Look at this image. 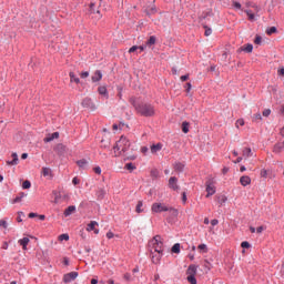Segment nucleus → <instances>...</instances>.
Returning <instances> with one entry per match:
<instances>
[{
  "label": "nucleus",
  "instance_id": "nucleus-55",
  "mask_svg": "<svg viewBox=\"0 0 284 284\" xmlns=\"http://www.w3.org/2000/svg\"><path fill=\"white\" fill-rule=\"evenodd\" d=\"M239 125H245V120L239 119V120L236 121V128H239Z\"/></svg>",
  "mask_w": 284,
  "mask_h": 284
},
{
  "label": "nucleus",
  "instance_id": "nucleus-51",
  "mask_svg": "<svg viewBox=\"0 0 284 284\" xmlns=\"http://www.w3.org/2000/svg\"><path fill=\"white\" fill-rule=\"evenodd\" d=\"M0 227L8 230V222H6V220H0Z\"/></svg>",
  "mask_w": 284,
  "mask_h": 284
},
{
  "label": "nucleus",
  "instance_id": "nucleus-29",
  "mask_svg": "<svg viewBox=\"0 0 284 284\" xmlns=\"http://www.w3.org/2000/svg\"><path fill=\"white\" fill-rule=\"evenodd\" d=\"M77 165L81 169V170H85V165H88V160L85 159H81L77 161Z\"/></svg>",
  "mask_w": 284,
  "mask_h": 284
},
{
  "label": "nucleus",
  "instance_id": "nucleus-17",
  "mask_svg": "<svg viewBox=\"0 0 284 284\" xmlns=\"http://www.w3.org/2000/svg\"><path fill=\"white\" fill-rule=\"evenodd\" d=\"M12 160L7 161V165H18L19 164V155L17 153L11 154Z\"/></svg>",
  "mask_w": 284,
  "mask_h": 284
},
{
  "label": "nucleus",
  "instance_id": "nucleus-35",
  "mask_svg": "<svg viewBox=\"0 0 284 284\" xmlns=\"http://www.w3.org/2000/svg\"><path fill=\"white\" fill-rule=\"evenodd\" d=\"M42 175L43 176H52V169H50V168H42Z\"/></svg>",
  "mask_w": 284,
  "mask_h": 284
},
{
  "label": "nucleus",
  "instance_id": "nucleus-13",
  "mask_svg": "<svg viewBox=\"0 0 284 284\" xmlns=\"http://www.w3.org/2000/svg\"><path fill=\"white\" fill-rule=\"evenodd\" d=\"M254 50V45L252 43H247L246 45L244 47H241L239 49V52H246L247 54L252 53Z\"/></svg>",
  "mask_w": 284,
  "mask_h": 284
},
{
  "label": "nucleus",
  "instance_id": "nucleus-28",
  "mask_svg": "<svg viewBox=\"0 0 284 284\" xmlns=\"http://www.w3.org/2000/svg\"><path fill=\"white\" fill-rule=\"evenodd\" d=\"M213 16H214V12H212V10H210V11L203 12V13L199 17V19H200V21H203L204 19H207V17H213Z\"/></svg>",
  "mask_w": 284,
  "mask_h": 284
},
{
  "label": "nucleus",
  "instance_id": "nucleus-12",
  "mask_svg": "<svg viewBox=\"0 0 284 284\" xmlns=\"http://www.w3.org/2000/svg\"><path fill=\"white\" fill-rule=\"evenodd\" d=\"M89 13L90 14H99L98 19H101V11H99V9H97V4L94 2L90 3Z\"/></svg>",
  "mask_w": 284,
  "mask_h": 284
},
{
  "label": "nucleus",
  "instance_id": "nucleus-22",
  "mask_svg": "<svg viewBox=\"0 0 284 284\" xmlns=\"http://www.w3.org/2000/svg\"><path fill=\"white\" fill-rule=\"evenodd\" d=\"M273 152L275 154H281L283 152V143L277 142L276 144H274Z\"/></svg>",
  "mask_w": 284,
  "mask_h": 284
},
{
  "label": "nucleus",
  "instance_id": "nucleus-18",
  "mask_svg": "<svg viewBox=\"0 0 284 284\" xmlns=\"http://www.w3.org/2000/svg\"><path fill=\"white\" fill-rule=\"evenodd\" d=\"M53 139H59V132H53L44 138V143H50Z\"/></svg>",
  "mask_w": 284,
  "mask_h": 284
},
{
  "label": "nucleus",
  "instance_id": "nucleus-47",
  "mask_svg": "<svg viewBox=\"0 0 284 284\" xmlns=\"http://www.w3.org/2000/svg\"><path fill=\"white\" fill-rule=\"evenodd\" d=\"M197 250H200L201 252H203L204 254H207V245L205 244H200L197 246Z\"/></svg>",
  "mask_w": 284,
  "mask_h": 284
},
{
  "label": "nucleus",
  "instance_id": "nucleus-20",
  "mask_svg": "<svg viewBox=\"0 0 284 284\" xmlns=\"http://www.w3.org/2000/svg\"><path fill=\"white\" fill-rule=\"evenodd\" d=\"M97 226H99V222H97V221H91V222L87 225V232H94V230L97 229Z\"/></svg>",
  "mask_w": 284,
  "mask_h": 284
},
{
  "label": "nucleus",
  "instance_id": "nucleus-64",
  "mask_svg": "<svg viewBox=\"0 0 284 284\" xmlns=\"http://www.w3.org/2000/svg\"><path fill=\"white\" fill-rule=\"evenodd\" d=\"M131 277H132V276L130 275V273H125L124 276H123V278H124L125 281H130Z\"/></svg>",
  "mask_w": 284,
  "mask_h": 284
},
{
  "label": "nucleus",
  "instance_id": "nucleus-16",
  "mask_svg": "<svg viewBox=\"0 0 284 284\" xmlns=\"http://www.w3.org/2000/svg\"><path fill=\"white\" fill-rule=\"evenodd\" d=\"M163 256V253H158V254H151V261L154 263V265H159L161 263V257Z\"/></svg>",
  "mask_w": 284,
  "mask_h": 284
},
{
  "label": "nucleus",
  "instance_id": "nucleus-57",
  "mask_svg": "<svg viewBox=\"0 0 284 284\" xmlns=\"http://www.w3.org/2000/svg\"><path fill=\"white\" fill-rule=\"evenodd\" d=\"M261 176H262L263 179H267V170L263 169V170L261 171Z\"/></svg>",
  "mask_w": 284,
  "mask_h": 284
},
{
  "label": "nucleus",
  "instance_id": "nucleus-62",
  "mask_svg": "<svg viewBox=\"0 0 284 284\" xmlns=\"http://www.w3.org/2000/svg\"><path fill=\"white\" fill-rule=\"evenodd\" d=\"M72 183H73V185H79V183H81V181L79 180V178H73Z\"/></svg>",
  "mask_w": 284,
  "mask_h": 284
},
{
  "label": "nucleus",
  "instance_id": "nucleus-38",
  "mask_svg": "<svg viewBox=\"0 0 284 284\" xmlns=\"http://www.w3.org/2000/svg\"><path fill=\"white\" fill-rule=\"evenodd\" d=\"M156 43V37L151 36L148 41H146V45L150 48L152 45H154Z\"/></svg>",
  "mask_w": 284,
  "mask_h": 284
},
{
  "label": "nucleus",
  "instance_id": "nucleus-52",
  "mask_svg": "<svg viewBox=\"0 0 284 284\" xmlns=\"http://www.w3.org/2000/svg\"><path fill=\"white\" fill-rule=\"evenodd\" d=\"M263 116H270L272 114V110L270 109H265L263 112H262Z\"/></svg>",
  "mask_w": 284,
  "mask_h": 284
},
{
  "label": "nucleus",
  "instance_id": "nucleus-26",
  "mask_svg": "<svg viewBox=\"0 0 284 284\" xmlns=\"http://www.w3.org/2000/svg\"><path fill=\"white\" fill-rule=\"evenodd\" d=\"M183 170H185V164L181 163V162H176L174 164V171L175 172H183Z\"/></svg>",
  "mask_w": 284,
  "mask_h": 284
},
{
  "label": "nucleus",
  "instance_id": "nucleus-21",
  "mask_svg": "<svg viewBox=\"0 0 284 284\" xmlns=\"http://www.w3.org/2000/svg\"><path fill=\"white\" fill-rule=\"evenodd\" d=\"M98 92L101 97H104V99H109V94H108V88L105 87H99L98 88Z\"/></svg>",
  "mask_w": 284,
  "mask_h": 284
},
{
  "label": "nucleus",
  "instance_id": "nucleus-15",
  "mask_svg": "<svg viewBox=\"0 0 284 284\" xmlns=\"http://www.w3.org/2000/svg\"><path fill=\"white\" fill-rule=\"evenodd\" d=\"M77 212V206L70 205L64 210V216H72Z\"/></svg>",
  "mask_w": 284,
  "mask_h": 284
},
{
  "label": "nucleus",
  "instance_id": "nucleus-61",
  "mask_svg": "<svg viewBox=\"0 0 284 284\" xmlns=\"http://www.w3.org/2000/svg\"><path fill=\"white\" fill-rule=\"evenodd\" d=\"M93 172H94L95 174H101V166H95V168L93 169Z\"/></svg>",
  "mask_w": 284,
  "mask_h": 284
},
{
  "label": "nucleus",
  "instance_id": "nucleus-44",
  "mask_svg": "<svg viewBox=\"0 0 284 284\" xmlns=\"http://www.w3.org/2000/svg\"><path fill=\"white\" fill-rule=\"evenodd\" d=\"M59 241H70V235L68 233H63L59 235Z\"/></svg>",
  "mask_w": 284,
  "mask_h": 284
},
{
  "label": "nucleus",
  "instance_id": "nucleus-45",
  "mask_svg": "<svg viewBox=\"0 0 284 284\" xmlns=\"http://www.w3.org/2000/svg\"><path fill=\"white\" fill-rule=\"evenodd\" d=\"M141 207H143V202L139 201L135 207V211L138 212V214H141V212H143Z\"/></svg>",
  "mask_w": 284,
  "mask_h": 284
},
{
  "label": "nucleus",
  "instance_id": "nucleus-63",
  "mask_svg": "<svg viewBox=\"0 0 284 284\" xmlns=\"http://www.w3.org/2000/svg\"><path fill=\"white\" fill-rule=\"evenodd\" d=\"M277 74L284 77V68L278 69Z\"/></svg>",
  "mask_w": 284,
  "mask_h": 284
},
{
  "label": "nucleus",
  "instance_id": "nucleus-40",
  "mask_svg": "<svg viewBox=\"0 0 284 284\" xmlns=\"http://www.w3.org/2000/svg\"><path fill=\"white\" fill-rule=\"evenodd\" d=\"M30 187H32V183L30 182V180H26L22 183V190H30Z\"/></svg>",
  "mask_w": 284,
  "mask_h": 284
},
{
  "label": "nucleus",
  "instance_id": "nucleus-50",
  "mask_svg": "<svg viewBox=\"0 0 284 284\" xmlns=\"http://www.w3.org/2000/svg\"><path fill=\"white\" fill-rule=\"evenodd\" d=\"M263 121V116L261 115V113H256V114H254V116H253V121Z\"/></svg>",
  "mask_w": 284,
  "mask_h": 284
},
{
  "label": "nucleus",
  "instance_id": "nucleus-2",
  "mask_svg": "<svg viewBox=\"0 0 284 284\" xmlns=\"http://www.w3.org/2000/svg\"><path fill=\"white\" fill-rule=\"evenodd\" d=\"M150 254H163V242L161 241V235H155L148 244Z\"/></svg>",
  "mask_w": 284,
  "mask_h": 284
},
{
  "label": "nucleus",
  "instance_id": "nucleus-49",
  "mask_svg": "<svg viewBox=\"0 0 284 284\" xmlns=\"http://www.w3.org/2000/svg\"><path fill=\"white\" fill-rule=\"evenodd\" d=\"M21 216H26V214H23V212L19 211L18 212V217H17L18 223H23V220L21 219Z\"/></svg>",
  "mask_w": 284,
  "mask_h": 284
},
{
  "label": "nucleus",
  "instance_id": "nucleus-31",
  "mask_svg": "<svg viewBox=\"0 0 284 284\" xmlns=\"http://www.w3.org/2000/svg\"><path fill=\"white\" fill-rule=\"evenodd\" d=\"M215 199H216L217 203H220V205H223V203L227 202V196H225V195H216Z\"/></svg>",
  "mask_w": 284,
  "mask_h": 284
},
{
  "label": "nucleus",
  "instance_id": "nucleus-4",
  "mask_svg": "<svg viewBox=\"0 0 284 284\" xmlns=\"http://www.w3.org/2000/svg\"><path fill=\"white\" fill-rule=\"evenodd\" d=\"M205 186H206V199H210V196H214V194H216V187L214 186V179H209L205 182Z\"/></svg>",
  "mask_w": 284,
  "mask_h": 284
},
{
  "label": "nucleus",
  "instance_id": "nucleus-32",
  "mask_svg": "<svg viewBox=\"0 0 284 284\" xmlns=\"http://www.w3.org/2000/svg\"><path fill=\"white\" fill-rule=\"evenodd\" d=\"M276 32H278V29L276 27H270L266 29V34L268 37H272V34H276Z\"/></svg>",
  "mask_w": 284,
  "mask_h": 284
},
{
  "label": "nucleus",
  "instance_id": "nucleus-14",
  "mask_svg": "<svg viewBox=\"0 0 284 284\" xmlns=\"http://www.w3.org/2000/svg\"><path fill=\"white\" fill-rule=\"evenodd\" d=\"M240 183L243 185V187H246V185H250L252 183V179L247 175H243L240 178Z\"/></svg>",
  "mask_w": 284,
  "mask_h": 284
},
{
  "label": "nucleus",
  "instance_id": "nucleus-8",
  "mask_svg": "<svg viewBox=\"0 0 284 284\" xmlns=\"http://www.w3.org/2000/svg\"><path fill=\"white\" fill-rule=\"evenodd\" d=\"M79 276L78 272H70L63 275V282L64 283H72V281H75V278Z\"/></svg>",
  "mask_w": 284,
  "mask_h": 284
},
{
  "label": "nucleus",
  "instance_id": "nucleus-3",
  "mask_svg": "<svg viewBox=\"0 0 284 284\" xmlns=\"http://www.w3.org/2000/svg\"><path fill=\"white\" fill-rule=\"evenodd\" d=\"M199 268V266H196L195 264H191L187 270H186V281L190 284H196V270Z\"/></svg>",
  "mask_w": 284,
  "mask_h": 284
},
{
  "label": "nucleus",
  "instance_id": "nucleus-43",
  "mask_svg": "<svg viewBox=\"0 0 284 284\" xmlns=\"http://www.w3.org/2000/svg\"><path fill=\"white\" fill-rule=\"evenodd\" d=\"M245 14L248 17V21H254L255 16L252 13V10H244Z\"/></svg>",
  "mask_w": 284,
  "mask_h": 284
},
{
  "label": "nucleus",
  "instance_id": "nucleus-34",
  "mask_svg": "<svg viewBox=\"0 0 284 284\" xmlns=\"http://www.w3.org/2000/svg\"><path fill=\"white\" fill-rule=\"evenodd\" d=\"M124 170H128L129 172H134V170H136V165H134V163L129 162L125 164Z\"/></svg>",
  "mask_w": 284,
  "mask_h": 284
},
{
  "label": "nucleus",
  "instance_id": "nucleus-41",
  "mask_svg": "<svg viewBox=\"0 0 284 284\" xmlns=\"http://www.w3.org/2000/svg\"><path fill=\"white\" fill-rule=\"evenodd\" d=\"M254 43L255 45H261L263 43V37H261L260 34H256L254 39Z\"/></svg>",
  "mask_w": 284,
  "mask_h": 284
},
{
  "label": "nucleus",
  "instance_id": "nucleus-54",
  "mask_svg": "<svg viewBox=\"0 0 284 284\" xmlns=\"http://www.w3.org/2000/svg\"><path fill=\"white\" fill-rule=\"evenodd\" d=\"M81 79H88V77H90V72L88 71H83L81 74H80Z\"/></svg>",
  "mask_w": 284,
  "mask_h": 284
},
{
  "label": "nucleus",
  "instance_id": "nucleus-33",
  "mask_svg": "<svg viewBox=\"0 0 284 284\" xmlns=\"http://www.w3.org/2000/svg\"><path fill=\"white\" fill-rule=\"evenodd\" d=\"M182 132L184 134H187V132H190V122L187 121L182 122Z\"/></svg>",
  "mask_w": 284,
  "mask_h": 284
},
{
  "label": "nucleus",
  "instance_id": "nucleus-56",
  "mask_svg": "<svg viewBox=\"0 0 284 284\" xmlns=\"http://www.w3.org/2000/svg\"><path fill=\"white\" fill-rule=\"evenodd\" d=\"M139 50V45H133L129 49V52L132 54V52H136Z\"/></svg>",
  "mask_w": 284,
  "mask_h": 284
},
{
  "label": "nucleus",
  "instance_id": "nucleus-36",
  "mask_svg": "<svg viewBox=\"0 0 284 284\" xmlns=\"http://www.w3.org/2000/svg\"><path fill=\"white\" fill-rule=\"evenodd\" d=\"M26 196V194L23 192H20L16 199H13L12 203H21V201L23 200V197Z\"/></svg>",
  "mask_w": 284,
  "mask_h": 284
},
{
  "label": "nucleus",
  "instance_id": "nucleus-48",
  "mask_svg": "<svg viewBox=\"0 0 284 284\" xmlns=\"http://www.w3.org/2000/svg\"><path fill=\"white\" fill-rule=\"evenodd\" d=\"M241 247L243 250H250V247H252V245L250 244V242L244 241V242L241 243Z\"/></svg>",
  "mask_w": 284,
  "mask_h": 284
},
{
  "label": "nucleus",
  "instance_id": "nucleus-53",
  "mask_svg": "<svg viewBox=\"0 0 284 284\" xmlns=\"http://www.w3.org/2000/svg\"><path fill=\"white\" fill-rule=\"evenodd\" d=\"M233 8H236V10H241L242 6L239 1H233Z\"/></svg>",
  "mask_w": 284,
  "mask_h": 284
},
{
  "label": "nucleus",
  "instance_id": "nucleus-60",
  "mask_svg": "<svg viewBox=\"0 0 284 284\" xmlns=\"http://www.w3.org/2000/svg\"><path fill=\"white\" fill-rule=\"evenodd\" d=\"M180 79L182 82H185L190 79V74L182 75Z\"/></svg>",
  "mask_w": 284,
  "mask_h": 284
},
{
  "label": "nucleus",
  "instance_id": "nucleus-23",
  "mask_svg": "<svg viewBox=\"0 0 284 284\" xmlns=\"http://www.w3.org/2000/svg\"><path fill=\"white\" fill-rule=\"evenodd\" d=\"M150 176H151L152 181H155V179L161 178V173L159 172L158 169H152L150 172Z\"/></svg>",
  "mask_w": 284,
  "mask_h": 284
},
{
  "label": "nucleus",
  "instance_id": "nucleus-24",
  "mask_svg": "<svg viewBox=\"0 0 284 284\" xmlns=\"http://www.w3.org/2000/svg\"><path fill=\"white\" fill-rule=\"evenodd\" d=\"M28 243H30L29 237H23L19 240V245H21L22 250H28Z\"/></svg>",
  "mask_w": 284,
  "mask_h": 284
},
{
  "label": "nucleus",
  "instance_id": "nucleus-6",
  "mask_svg": "<svg viewBox=\"0 0 284 284\" xmlns=\"http://www.w3.org/2000/svg\"><path fill=\"white\" fill-rule=\"evenodd\" d=\"M151 210L155 214H161V212H168V206H165L161 203H153Z\"/></svg>",
  "mask_w": 284,
  "mask_h": 284
},
{
  "label": "nucleus",
  "instance_id": "nucleus-42",
  "mask_svg": "<svg viewBox=\"0 0 284 284\" xmlns=\"http://www.w3.org/2000/svg\"><path fill=\"white\" fill-rule=\"evenodd\" d=\"M202 26L205 30V32H204L205 37H210V34H212V28L207 27V24H205V23Z\"/></svg>",
  "mask_w": 284,
  "mask_h": 284
},
{
  "label": "nucleus",
  "instance_id": "nucleus-1",
  "mask_svg": "<svg viewBox=\"0 0 284 284\" xmlns=\"http://www.w3.org/2000/svg\"><path fill=\"white\" fill-rule=\"evenodd\" d=\"M129 103H131L142 116H154V106L152 104L145 103L139 98H130Z\"/></svg>",
  "mask_w": 284,
  "mask_h": 284
},
{
  "label": "nucleus",
  "instance_id": "nucleus-19",
  "mask_svg": "<svg viewBox=\"0 0 284 284\" xmlns=\"http://www.w3.org/2000/svg\"><path fill=\"white\" fill-rule=\"evenodd\" d=\"M162 149H163L162 143H156V144L151 145L152 154H156V152H161Z\"/></svg>",
  "mask_w": 284,
  "mask_h": 284
},
{
  "label": "nucleus",
  "instance_id": "nucleus-5",
  "mask_svg": "<svg viewBox=\"0 0 284 284\" xmlns=\"http://www.w3.org/2000/svg\"><path fill=\"white\" fill-rule=\"evenodd\" d=\"M118 143H120V146L122 148V151L120 152V154L123 152H128V150H130V140H128V138H125L124 135H121L120 140L118 141Z\"/></svg>",
  "mask_w": 284,
  "mask_h": 284
},
{
  "label": "nucleus",
  "instance_id": "nucleus-58",
  "mask_svg": "<svg viewBox=\"0 0 284 284\" xmlns=\"http://www.w3.org/2000/svg\"><path fill=\"white\" fill-rule=\"evenodd\" d=\"M182 202L187 203V193L185 192L182 193Z\"/></svg>",
  "mask_w": 284,
  "mask_h": 284
},
{
  "label": "nucleus",
  "instance_id": "nucleus-10",
  "mask_svg": "<svg viewBox=\"0 0 284 284\" xmlns=\"http://www.w3.org/2000/svg\"><path fill=\"white\" fill-rule=\"evenodd\" d=\"M67 146L63 143L57 144L54 148V152H57L58 156H63L65 154Z\"/></svg>",
  "mask_w": 284,
  "mask_h": 284
},
{
  "label": "nucleus",
  "instance_id": "nucleus-27",
  "mask_svg": "<svg viewBox=\"0 0 284 284\" xmlns=\"http://www.w3.org/2000/svg\"><path fill=\"white\" fill-rule=\"evenodd\" d=\"M105 189H100L98 192H97V196H98V201H103V199H105Z\"/></svg>",
  "mask_w": 284,
  "mask_h": 284
},
{
  "label": "nucleus",
  "instance_id": "nucleus-7",
  "mask_svg": "<svg viewBox=\"0 0 284 284\" xmlns=\"http://www.w3.org/2000/svg\"><path fill=\"white\" fill-rule=\"evenodd\" d=\"M176 183H179V179H176V176H171L169 179V187H170V190H173L174 192H179L180 186Z\"/></svg>",
  "mask_w": 284,
  "mask_h": 284
},
{
  "label": "nucleus",
  "instance_id": "nucleus-39",
  "mask_svg": "<svg viewBox=\"0 0 284 284\" xmlns=\"http://www.w3.org/2000/svg\"><path fill=\"white\" fill-rule=\"evenodd\" d=\"M148 17H152V14H156V7H152L150 9L144 10Z\"/></svg>",
  "mask_w": 284,
  "mask_h": 284
},
{
  "label": "nucleus",
  "instance_id": "nucleus-37",
  "mask_svg": "<svg viewBox=\"0 0 284 284\" xmlns=\"http://www.w3.org/2000/svg\"><path fill=\"white\" fill-rule=\"evenodd\" d=\"M69 77L71 79V83H81V80L79 78H77V75L74 74V72H70Z\"/></svg>",
  "mask_w": 284,
  "mask_h": 284
},
{
  "label": "nucleus",
  "instance_id": "nucleus-11",
  "mask_svg": "<svg viewBox=\"0 0 284 284\" xmlns=\"http://www.w3.org/2000/svg\"><path fill=\"white\" fill-rule=\"evenodd\" d=\"M101 79H103V73L101 72V70H97L94 72V74L91 77V81L93 83H99V81H101Z\"/></svg>",
  "mask_w": 284,
  "mask_h": 284
},
{
  "label": "nucleus",
  "instance_id": "nucleus-59",
  "mask_svg": "<svg viewBox=\"0 0 284 284\" xmlns=\"http://www.w3.org/2000/svg\"><path fill=\"white\" fill-rule=\"evenodd\" d=\"M39 216V213L31 212L29 213V219H37Z\"/></svg>",
  "mask_w": 284,
  "mask_h": 284
},
{
  "label": "nucleus",
  "instance_id": "nucleus-30",
  "mask_svg": "<svg viewBox=\"0 0 284 284\" xmlns=\"http://www.w3.org/2000/svg\"><path fill=\"white\" fill-rule=\"evenodd\" d=\"M168 212L170 213L172 219H176V216H179V210H176L174 207H168Z\"/></svg>",
  "mask_w": 284,
  "mask_h": 284
},
{
  "label": "nucleus",
  "instance_id": "nucleus-9",
  "mask_svg": "<svg viewBox=\"0 0 284 284\" xmlns=\"http://www.w3.org/2000/svg\"><path fill=\"white\" fill-rule=\"evenodd\" d=\"M81 105L83 108H88L89 110H97L94 102H92V99H90V98H84L81 102Z\"/></svg>",
  "mask_w": 284,
  "mask_h": 284
},
{
  "label": "nucleus",
  "instance_id": "nucleus-46",
  "mask_svg": "<svg viewBox=\"0 0 284 284\" xmlns=\"http://www.w3.org/2000/svg\"><path fill=\"white\" fill-rule=\"evenodd\" d=\"M243 156H252V149L251 148H245L243 150Z\"/></svg>",
  "mask_w": 284,
  "mask_h": 284
},
{
  "label": "nucleus",
  "instance_id": "nucleus-25",
  "mask_svg": "<svg viewBox=\"0 0 284 284\" xmlns=\"http://www.w3.org/2000/svg\"><path fill=\"white\" fill-rule=\"evenodd\" d=\"M171 252H172V254H181V244L180 243H175L171 247Z\"/></svg>",
  "mask_w": 284,
  "mask_h": 284
}]
</instances>
